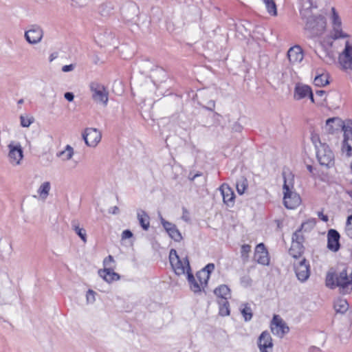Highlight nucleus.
I'll return each instance as SVG.
<instances>
[{
  "mask_svg": "<svg viewBox=\"0 0 352 352\" xmlns=\"http://www.w3.org/2000/svg\"><path fill=\"white\" fill-rule=\"evenodd\" d=\"M340 128L344 131V142L342 150L346 152L347 156L352 155V122L344 124L338 118H329L326 121L324 129L329 133L338 131Z\"/></svg>",
  "mask_w": 352,
  "mask_h": 352,
  "instance_id": "nucleus-1",
  "label": "nucleus"
},
{
  "mask_svg": "<svg viewBox=\"0 0 352 352\" xmlns=\"http://www.w3.org/2000/svg\"><path fill=\"white\" fill-rule=\"evenodd\" d=\"M326 285L331 289L338 287L343 294L351 292L352 291V272L349 273L348 269L344 267L338 273H328L326 277Z\"/></svg>",
  "mask_w": 352,
  "mask_h": 352,
  "instance_id": "nucleus-2",
  "label": "nucleus"
},
{
  "mask_svg": "<svg viewBox=\"0 0 352 352\" xmlns=\"http://www.w3.org/2000/svg\"><path fill=\"white\" fill-rule=\"evenodd\" d=\"M284 179L283 184V202L287 208L294 209L301 203V199L296 192L292 191L294 188L293 176L289 174L287 176L283 173Z\"/></svg>",
  "mask_w": 352,
  "mask_h": 352,
  "instance_id": "nucleus-3",
  "label": "nucleus"
},
{
  "mask_svg": "<svg viewBox=\"0 0 352 352\" xmlns=\"http://www.w3.org/2000/svg\"><path fill=\"white\" fill-rule=\"evenodd\" d=\"M305 21V31L309 37L321 35L325 30L326 21L322 15H312L302 17Z\"/></svg>",
  "mask_w": 352,
  "mask_h": 352,
  "instance_id": "nucleus-4",
  "label": "nucleus"
},
{
  "mask_svg": "<svg viewBox=\"0 0 352 352\" xmlns=\"http://www.w3.org/2000/svg\"><path fill=\"white\" fill-rule=\"evenodd\" d=\"M169 261L174 272L177 276L187 274L191 271L188 257L180 258L174 249H171L170 251Z\"/></svg>",
  "mask_w": 352,
  "mask_h": 352,
  "instance_id": "nucleus-5",
  "label": "nucleus"
},
{
  "mask_svg": "<svg viewBox=\"0 0 352 352\" xmlns=\"http://www.w3.org/2000/svg\"><path fill=\"white\" fill-rule=\"evenodd\" d=\"M92 100L97 104L107 106L109 101V91L102 83L93 81L89 85Z\"/></svg>",
  "mask_w": 352,
  "mask_h": 352,
  "instance_id": "nucleus-6",
  "label": "nucleus"
},
{
  "mask_svg": "<svg viewBox=\"0 0 352 352\" xmlns=\"http://www.w3.org/2000/svg\"><path fill=\"white\" fill-rule=\"evenodd\" d=\"M7 147L9 163L14 166L21 165L23 159V151L21 143L17 141L12 140L8 144Z\"/></svg>",
  "mask_w": 352,
  "mask_h": 352,
  "instance_id": "nucleus-7",
  "label": "nucleus"
},
{
  "mask_svg": "<svg viewBox=\"0 0 352 352\" xmlns=\"http://www.w3.org/2000/svg\"><path fill=\"white\" fill-rule=\"evenodd\" d=\"M316 156L321 166L331 167L334 164V155L326 144L320 143L317 146Z\"/></svg>",
  "mask_w": 352,
  "mask_h": 352,
  "instance_id": "nucleus-8",
  "label": "nucleus"
},
{
  "mask_svg": "<svg viewBox=\"0 0 352 352\" xmlns=\"http://www.w3.org/2000/svg\"><path fill=\"white\" fill-rule=\"evenodd\" d=\"M101 133L95 128H87L82 133V138L88 146L95 147L100 142Z\"/></svg>",
  "mask_w": 352,
  "mask_h": 352,
  "instance_id": "nucleus-9",
  "label": "nucleus"
},
{
  "mask_svg": "<svg viewBox=\"0 0 352 352\" xmlns=\"http://www.w3.org/2000/svg\"><path fill=\"white\" fill-rule=\"evenodd\" d=\"M296 275L299 280L305 282L310 276V266L309 262L302 258L300 261L294 263Z\"/></svg>",
  "mask_w": 352,
  "mask_h": 352,
  "instance_id": "nucleus-10",
  "label": "nucleus"
},
{
  "mask_svg": "<svg viewBox=\"0 0 352 352\" xmlns=\"http://www.w3.org/2000/svg\"><path fill=\"white\" fill-rule=\"evenodd\" d=\"M25 38L30 44H36L41 42L43 36V31L38 25H32L30 29L25 32Z\"/></svg>",
  "mask_w": 352,
  "mask_h": 352,
  "instance_id": "nucleus-11",
  "label": "nucleus"
},
{
  "mask_svg": "<svg viewBox=\"0 0 352 352\" xmlns=\"http://www.w3.org/2000/svg\"><path fill=\"white\" fill-rule=\"evenodd\" d=\"M271 330L274 335L282 338L289 331V327L279 316L274 315L271 324Z\"/></svg>",
  "mask_w": 352,
  "mask_h": 352,
  "instance_id": "nucleus-12",
  "label": "nucleus"
},
{
  "mask_svg": "<svg viewBox=\"0 0 352 352\" xmlns=\"http://www.w3.org/2000/svg\"><path fill=\"white\" fill-rule=\"evenodd\" d=\"M339 63L344 69H352V45L348 41L345 43L344 51L339 56Z\"/></svg>",
  "mask_w": 352,
  "mask_h": 352,
  "instance_id": "nucleus-13",
  "label": "nucleus"
},
{
  "mask_svg": "<svg viewBox=\"0 0 352 352\" xmlns=\"http://www.w3.org/2000/svg\"><path fill=\"white\" fill-rule=\"evenodd\" d=\"M160 221L164 228L172 239L177 242L182 240V234L175 224L166 221L162 217H160Z\"/></svg>",
  "mask_w": 352,
  "mask_h": 352,
  "instance_id": "nucleus-14",
  "label": "nucleus"
},
{
  "mask_svg": "<svg viewBox=\"0 0 352 352\" xmlns=\"http://www.w3.org/2000/svg\"><path fill=\"white\" fill-rule=\"evenodd\" d=\"M332 15H331V20L333 23V32L334 34L333 36L335 38H346L349 36L348 34L344 33L341 28V19L338 16V14L336 12V9L334 8H331Z\"/></svg>",
  "mask_w": 352,
  "mask_h": 352,
  "instance_id": "nucleus-15",
  "label": "nucleus"
},
{
  "mask_svg": "<svg viewBox=\"0 0 352 352\" xmlns=\"http://www.w3.org/2000/svg\"><path fill=\"white\" fill-rule=\"evenodd\" d=\"M254 260L259 264L267 265L270 263L268 252L263 243H259L256 245L254 255Z\"/></svg>",
  "mask_w": 352,
  "mask_h": 352,
  "instance_id": "nucleus-16",
  "label": "nucleus"
},
{
  "mask_svg": "<svg viewBox=\"0 0 352 352\" xmlns=\"http://www.w3.org/2000/svg\"><path fill=\"white\" fill-rule=\"evenodd\" d=\"M287 58L290 64H299L304 58L303 51L300 46L294 45L290 47L287 52Z\"/></svg>",
  "mask_w": 352,
  "mask_h": 352,
  "instance_id": "nucleus-17",
  "label": "nucleus"
},
{
  "mask_svg": "<svg viewBox=\"0 0 352 352\" xmlns=\"http://www.w3.org/2000/svg\"><path fill=\"white\" fill-rule=\"evenodd\" d=\"M187 279L190 285V288L195 294H199L207 286L208 283H204L202 280L195 277L190 271L187 274Z\"/></svg>",
  "mask_w": 352,
  "mask_h": 352,
  "instance_id": "nucleus-18",
  "label": "nucleus"
},
{
  "mask_svg": "<svg viewBox=\"0 0 352 352\" xmlns=\"http://www.w3.org/2000/svg\"><path fill=\"white\" fill-rule=\"evenodd\" d=\"M340 234L336 230L331 229L327 234V248L333 251L337 252L340 249Z\"/></svg>",
  "mask_w": 352,
  "mask_h": 352,
  "instance_id": "nucleus-19",
  "label": "nucleus"
},
{
  "mask_svg": "<svg viewBox=\"0 0 352 352\" xmlns=\"http://www.w3.org/2000/svg\"><path fill=\"white\" fill-rule=\"evenodd\" d=\"M258 346L261 352H269L268 349H272V340L268 332L263 331L260 335L258 340Z\"/></svg>",
  "mask_w": 352,
  "mask_h": 352,
  "instance_id": "nucleus-20",
  "label": "nucleus"
},
{
  "mask_svg": "<svg viewBox=\"0 0 352 352\" xmlns=\"http://www.w3.org/2000/svg\"><path fill=\"white\" fill-rule=\"evenodd\" d=\"M219 190L221 192L223 202L228 206H232L235 198L232 189L228 184H223L220 186Z\"/></svg>",
  "mask_w": 352,
  "mask_h": 352,
  "instance_id": "nucleus-21",
  "label": "nucleus"
},
{
  "mask_svg": "<svg viewBox=\"0 0 352 352\" xmlns=\"http://www.w3.org/2000/svg\"><path fill=\"white\" fill-rule=\"evenodd\" d=\"M98 274L100 276L102 277L107 283H111L112 281L118 280L120 278V275L116 273L112 267L100 270L98 271Z\"/></svg>",
  "mask_w": 352,
  "mask_h": 352,
  "instance_id": "nucleus-22",
  "label": "nucleus"
},
{
  "mask_svg": "<svg viewBox=\"0 0 352 352\" xmlns=\"http://www.w3.org/2000/svg\"><path fill=\"white\" fill-rule=\"evenodd\" d=\"M302 8L300 10L301 17L309 16L312 8H318V0H302Z\"/></svg>",
  "mask_w": 352,
  "mask_h": 352,
  "instance_id": "nucleus-23",
  "label": "nucleus"
},
{
  "mask_svg": "<svg viewBox=\"0 0 352 352\" xmlns=\"http://www.w3.org/2000/svg\"><path fill=\"white\" fill-rule=\"evenodd\" d=\"M214 270L213 263H208L204 268L197 273V278H200L204 283H208L210 274Z\"/></svg>",
  "mask_w": 352,
  "mask_h": 352,
  "instance_id": "nucleus-24",
  "label": "nucleus"
},
{
  "mask_svg": "<svg viewBox=\"0 0 352 352\" xmlns=\"http://www.w3.org/2000/svg\"><path fill=\"white\" fill-rule=\"evenodd\" d=\"M311 93V88L308 85L297 84L294 90V98L300 100Z\"/></svg>",
  "mask_w": 352,
  "mask_h": 352,
  "instance_id": "nucleus-25",
  "label": "nucleus"
},
{
  "mask_svg": "<svg viewBox=\"0 0 352 352\" xmlns=\"http://www.w3.org/2000/svg\"><path fill=\"white\" fill-rule=\"evenodd\" d=\"M214 294L220 298V300H226L230 298V289L226 285H221L214 291Z\"/></svg>",
  "mask_w": 352,
  "mask_h": 352,
  "instance_id": "nucleus-26",
  "label": "nucleus"
},
{
  "mask_svg": "<svg viewBox=\"0 0 352 352\" xmlns=\"http://www.w3.org/2000/svg\"><path fill=\"white\" fill-rule=\"evenodd\" d=\"M72 228L81 239L83 243H87V232L83 228L80 226V223L77 220H74L72 221Z\"/></svg>",
  "mask_w": 352,
  "mask_h": 352,
  "instance_id": "nucleus-27",
  "label": "nucleus"
},
{
  "mask_svg": "<svg viewBox=\"0 0 352 352\" xmlns=\"http://www.w3.org/2000/svg\"><path fill=\"white\" fill-rule=\"evenodd\" d=\"M305 248L303 245L292 241V245L289 248V253L294 258L301 256L304 252Z\"/></svg>",
  "mask_w": 352,
  "mask_h": 352,
  "instance_id": "nucleus-28",
  "label": "nucleus"
},
{
  "mask_svg": "<svg viewBox=\"0 0 352 352\" xmlns=\"http://www.w3.org/2000/svg\"><path fill=\"white\" fill-rule=\"evenodd\" d=\"M138 219L141 227L147 230L150 227V218L144 210H139L138 212Z\"/></svg>",
  "mask_w": 352,
  "mask_h": 352,
  "instance_id": "nucleus-29",
  "label": "nucleus"
},
{
  "mask_svg": "<svg viewBox=\"0 0 352 352\" xmlns=\"http://www.w3.org/2000/svg\"><path fill=\"white\" fill-rule=\"evenodd\" d=\"M50 189L51 184L50 182H45L42 183L37 190L40 199L45 200L50 194Z\"/></svg>",
  "mask_w": 352,
  "mask_h": 352,
  "instance_id": "nucleus-30",
  "label": "nucleus"
},
{
  "mask_svg": "<svg viewBox=\"0 0 352 352\" xmlns=\"http://www.w3.org/2000/svg\"><path fill=\"white\" fill-rule=\"evenodd\" d=\"M74 155V151L72 146L67 145L65 150L56 153L58 157H61L63 161L70 160Z\"/></svg>",
  "mask_w": 352,
  "mask_h": 352,
  "instance_id": "nucleus-31",
  "label": "nucleus"
},
{
  "mask_svg": "<svg viewBox=\"0 0 352 352\" xmlns=\"http://www.w3.org/2000/svg\"><path fill=\"white\" fill-rule=\"evenodd\" d=\"M334 309L337 313L344 314L349 309V304L345 299L339 298L334 302Z\"/></svg>",
  "mask_w": 352,
  "mask_h": 352,
  "instance_id": "nucleus-32",
  "label": "nucleus"
},
{
  "mask_svg": "<svg viewBox=\"0 0 352 352\" xmlns=\"http://www.w3.org/2000/svg\"><path fill=\"white\" fill-rule=\"evenodd\" d=\"M241 313L245 321H250L253 316L252 309L248 303H243L240 307Z\"/></svg>",
  "mask_w": 352,
  "mask_h": 352,
  "instance_id": "nucleus-33",
  "label": "nucleus"
},
{
  "mask_svg": "<svg viewBox=\"0 0 352 352\" xmlns=\"http://www.w3.org/2000/svg\"><path fill=\"white\" fill-rule=\"evenodd\" d=\"M248 186L247 179L245 177H241L239 180H237L236 184V188L238 193L239 195H243L247 189Z\"/></svg>",
  "mask_w": 352,
  "mask_h": 352,
  "instance_id": "nucleus-34",
  "label": "nucleus"
},
{
  "mask_svg": "<svg viewBox=\"0 0 352 352\" xmlns=\"http://www.w3.org/2000/svg\"><path fill=\"white\" fill-rule=\"evenodd\" d=\"M265 5L268 13L272 16L277 15L276 6L274 0H262Z\"/></svg>",
  "mask_w": 352,
  "mask_h": 352,
  "instance_id": "nucleus-35",
  "label": "nucleus"
},
{
  "mask_svg": "<svg viewBox=\"0 0 352 352\" xmlns=\"http://www.w3.org/2000/svg\"><path fill=\"white\" fill-rule=\"evenodd\" d=\"M219 304L220 305L219 314L222 316H226L230 315L228 301L226 300H219Z\"/></svg>",
  "mask_w": 352,
  "mask_h": 352,
  "instance_id": "nucleus-36",
  "label": "nucleus"
},
{
  "mask_svg": "<svg viewBox=\"0 0 352 352\" xmlns=\"http://www.w3.org/2000/svg\"><path fill=\"white\" fill-rule=\"evenodd\" d=\"M315 219H309L301 224L300 228L298 230H301V232L305 233L310 232L315 226Z\"/></svg>",
  "mask_w": 352,
  "mask_h": 352,
  "instance_id": "nucleus-37",
  "label": "nucleus"
},
{
  "mask_svg": "<svg viewBox=\"0 0 352 352\" xmlns=\"http://www.w3.org/2000/svg\"><path fill=\"white\" fill-rule=\"evenodd\" d=\"M304 234L301 230H297L292 235V241L303 245L305 240Z\"/></svg>",
  "mask_w": 352,
  "mask_h": 352,
  "instance_id": "nucleus-38",
  "label": "nucleus"
},
{
  "mask_svg": "<svg viewBox=\"0 0 352 352\" xmlns=\"http://www.w3.org/2000/svg\"><path fill=\"white\" fill-rule=\"evenodd\" d=\"M314 82L315 85L322 87L327 85L329 81L326 75L321 74L315 77Z\"/></svg>",
  "mask_w": 352,
  "mask_h": 352,
  "instance_id": "nucleus-39",
  "label": "nucleus"
},
{
  "mask_svg": "<svg viewBox=\"0 0 352 352\" xmlns=\"http://www.w3.org/2000/svg\"><path fill=\"white\" fill-rule=\"evenodd\" d=\"M34 121V118L32 116L23 115L20 116V123L22 127H29Z\"/></svg>",
  "mask_w": 352,
  "mask_h": 352,
  "instance_id": "nucleus-40",
  "label": "nucleus"
},
{
  "mask_svg": "<svg viewBox=\"0 0 352 352\" xmlns=\"http://www.w3.org/2000/svg\"><path fill=\"white\" fill-rule=\"evenodd\" d=\"M251 251V246L248 244L243 245L241 250V258L243 262H246L249 258V253Z\"/></svg>",
  "mask_w": 352,
  "mask_h": 352,
  "instance_id": "nucleus-41",
  "label": "nucleus"
},
{
  "mask_svg": "<svg viewBox=\"0 0 352 352\" xmlns=\"http://www.w3.org/2000/svg\"><path fill=\"white\" fill-rule=\"evenodd\" d=\"M345 232L346 235L352 239V214L347 218Z\"/></svg>",
  "mask_w": 352,
  "mask_h": 352,
  "instance_id": "nucleus-42",
  "label": "nucleus"
},
{
  "mask_svg": "<svg viewBox=\"0 0 352 352\" xmlns=\"http://www.w3.org/2000/svg\"><path fill=\"white\" fill-rule=\"evenodd\" d=\"M96 292L92 289H89L87 292L86 298L87 303H93L96 300Z\"/></svg>",
  "mask_w": 352,
  "mask_h": 352,
  "instance_id": "nucleus-43",
  "label": "nucleus"
},
{
  "mask_svg": "<svg viewBox=\"0 0 352 352\" xmlns=\"http://www.w3.org/2000/svg\"><path fill=\"white\" fill-rule=\"evenodd\" d=\"M114 262L113 257L111 255L108 256L103 261L104 268L111 267V263Z\"/></svg>",
  "mask_w": 352,
  "mask_h": 352,
  "instance_id": "nucleus-44",
  "label": "nucleus"
},
{
  "mask_svg": "<svg viewBox=\"0 0 352 352\" xmlns=\"http://www.w3.org/2000/svg\"><path fill=\"white\" fill-rule=\"evenodd\" d=\"M133 233L129 230H125L122 233V239H126L131 238Z\"/></svg>",
  "mask_w": 352,
  "mask_h": 352,
  "instance_id": "nucleus-45",
  "label": "nucleus"
},
{
  "mask_svg": "<svg viewBox=\"0 0 352 352\" xmlns=\"http://www.w3.org/2000/svg\"><path fill=\"white\" fill-rule=\"evenodd\" d=\"M243 126L237 122H234L232 127V131L234 132H241Z\"/></svg>",
  "mask_w": 352,
  "mask_h": 352,
  "instance_id": "nucleus-46",
  "label": "nucleus"
},
{
  "mask_svg": "<svg viewBox=\"0 0 352 352\" xmlns=\"http://www.w3.org/2000/svg\"><path fill=\"white\" fill-rule=\"evenodd\" d=\"M74 69V65H72V64L67 65H64L62 67V71L63 72H68L72 71Z\"/></svg>",
  "mask_w": 352,
  "mask_h": 352,
  "instance_id": "nucleus-47",
  "label": "nucleus"
},
{
  "mask_svg": "<svg viewBox=\"0 0 352 352\" xmlns=\"http://www.w3.org/2000/svg\"><path fill=\"white\" fill-rule=\"evenodd\" d=\"M64 97L69 102L73 101L74 98V96L72 92H66L64 95Z\"/></svg>",
  "mask_w": 352,
  "mask_h": 352,
  "instance_id": "nucleus-48",
  "label": "nucleus"
},
{
  "mask_svg": "<svg viewBox=\"0 0 352 352\" xmlns=\"http://www.w3.org/2000/svg\"><path fill=\"white\" fill-rule=\"evenodd\" d=\"M212 118H213L216 124L219 125L220 124V118H221V116L219 113L214 112Z\"/></svg>",
  "mask_w": 352,
  "mask_h": 352,
  "instance_id": "nucleus-49",
  "label": "nucleus"
},
{
  "mask_svg": "<svg viewBox=\"0 0 352 352\" xmlns=\"http://www.w3.org/2000/svg\"><path fill=\"white\" fill-rule=\"evenodd\" d=\"M109 212L113 214H117L120 212V209L118 206H114L109 210Z\"/></svg>",
  "mask_w": 352,
  "mask_h": 352,
  "instance_id": "nucleus-50",
  "label": "nucleus"
},
{
  "mask_svg": "<svg viewBox=\"0 0 352 352\" xmlns=\"http://www.w3.org/2000/svg\"><path fill=\"white\" fill-rule=\"evenodd\" d=\"M215 107V102L213 100H211L208 102V107H206L207 109L210 111H213Z\"/></svg>",
  "mask_w": 352,
  "mask_h": 352,
  "instance_id": "nucleus-51",
  "label": "nucleus"
},
{
  "mask_svg": "<svg viewBox=\"0 0 352 352\" xmlns=\"http://www.w3.org/2000/svg\"><path fill=\"white\" fill-rule=\"evenodd\" d=\"M318 217L323 221H328L329 219L327 215H324L322 214V212H318Z\"/></svg>",
  "mask_w": 352,
  "mask_h": 352,
  "instance_id": "nucleus-52",
  "label": "nucleus"
},
{
  "mask_svg": "<svg viewBox=\"0 0 352 352\" xmlns=\"http://www.w3.org/2000/svg\"><path fill=\"white\" fill-rule=\"evenodd\" d=\"M187 214H188V211L185 208H183V216H182V219L187 221L188 220V218L187 217Z\"/></svg>",
  "mask_w": 352,
  "mask_h": 352,
  "instance_id": "nucleus-53",
  "label": "nucleus"
},
{
  "mask_svg": "<svg viewBox=\"0 0 352 352\" xmlns=\"http://www.w3.org/2000/svg\"><path fill=\"white\" fill-rule=\"evenodd\" d=\"M307 96L309 97V98L311 99V102H314V96H313V93H312L311 91V93H309Z\"/></svg>",
  "mask_w": 352,
  "mask_h": 352,
  "instance_id": "nucleus-54",
  "label": "nucleus"
},
{
  "mask_svg": "<svg viewBox=\"0 0 352 352\" xmlns=\"http://www.w3.org/2000/svg\"><path fill=\"white\" fill-rule=\"evenodd\" d=\"M316 94L320 96H322L324 94V91H322V90H319V91H317L316 92Z\"/></svg>",
  "mask_w": 352,
  "mask_h": 352,
  "instance_id": "nucleus-55",
  "label": "nucleus"
},
{
  "mask_svg": "<svg viewBox=\"0 0 352 352\" xmlns=\"http://www.w3.org/2000/svg\"><path fill=\"white\" fill-rule=\"evenodd\" d=\"M307 168L308 170H309L310 173H312V172H313V167H312V166H311V165H307Z\"/></svg>",
  "mask_w": 352,
  "mask_h": 352,
  "instance_id": "nucleus-56",
  "label": "nucleus"
},
{
  "mask_svg": "<svg viewBox=\"0 0 352 352\" xmlns=\"http://www.w3.org/2000/svg\"><path fill=\"white\" fill-rule=\"evenodd\" d=\"M23 99H20L19 101H18V104H23Z\"/></svg>",
  "mask_w": 352,
  "mask_h": 352,
  "instance_id": "nucleus-57",
  "label": "nucleus"
},
{
  "mask_svg": "<svg viewBox=\"0 0 352 352\" xmlns=\"http://www.w3.org/2000/svg\"><path fill=\"white\" fill-rule=\"evenodd\" d=\"M349 195L352 198V192H349Z\"/></svg>",
  "mask_w": 352,
  "mask_h": 352,
  "instance_id": "nucleus-58",
  "label": "nucleus"
}]
</instances>
